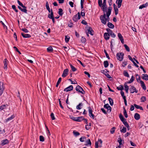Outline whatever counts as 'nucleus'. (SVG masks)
<instances>
[{
    "label": "nucleus",
    "instance_id": "obj_1",
    "mask_svg": "<svg viewBox=\"0 0 148 148\" xmlns=\"http://www.w3.org/2000/svg\"><path fill=\"white\" fill-rule=\"evenodd\" d=\"M112 8L111 7L108 8V11L106 13V16L107 18H106V14L104 13L103 15H101L100 16V19L101 23L104 25L106 24L107 21H109L110 20L109 16L111 14Z\"/></svg>",
    "mask_w": 148,
    "mask_h": 148
},
{
    "label": "nucleus",
    "instance_id": "obj_2",
    "mask_svg": "<svg viewBox=\"0 0 148 148\" xmlns=\"http://www.w3.org/2000/svg\"><path fill=\"white\" fill-rule=\"evenodd\" d=\"M17 2L18 4L20 5L21 7H23V8H22L19 6H18V8L22 12H24L26 14L27 13V10L26 9L27 7L25 6L23 4L21 3L19 0H17Z\"/></svg>",
    "mask_w": 148,
    "mask_h": 148
},
{
    "label": "nucleus",
    "instance_id": "obj_3",
    "mask_svg": "<svg viewBox=\"0 0 148 148\" xmlns=\"http://www.w3.org/2000/svg\"><path fill=\"white\" fill-rule=\"evenodd\" d=\"M124 55V54L122 52L117 53L116 54V57L117 59L120 61L123 60Z\"/></svg>",
    "mask_w": 148,
    "mask_h": 148
},
{
    "label": "nucleus",
    "instance_id": "obj_4",
    "mask_svg": "<svg viewBox=\"0 0 148 148\" xmlns=\"http://www.w3.org/2000/svg\"><path fill=\"white\" fill-rule=\"evenodd\" d=\"M5 89V87L3 86V83L2 82H0V96L3 94Z\"/></svg>",
    "mask_w": 148,
    "mask_h": 148
},
{
    "label": "nucleus",
    "instance_id": "obj_5",
    "mask_svg": "<svg viewBox=\"0 0 148 148\" xmlns=\"http://www.w3.org/2000/svg\"><path fill=\"white\" fill-rule=\"evenodd\" d=\"M76 90L77 91L84 95L85 93V91L83 89L79 86L77 85L76 87Z\"/></svg>",
    "mask_w": 148,
    "mask_h": 148
},
{
    "label": "nucleus",
    "instance_id": "obj_6",
    "mask_svg": "<svg viewBox=\"0 0 148 148\" xmlns=\"http://www.w3.org/2000/svg\"><path fill=\"white\" fill-rule=\"evenodd\" d=\"M81 16L80 13L78 12L77 14L74 15L73 18V19L75 22H76L80 18Z\"/></svg>",
    "mask_w": 148,
    "mask_h": 148
},
{
    "label": "nucleus",
    "instance_id": "obj_7",
    "mask_svg": "<svg viewBox=\"0 0 148 148\" xmlns=\"http://www.w3.org/2000/svg\"><path fill=\"white\" fill-rule=\"evenodd\" d=\"M89 114L91 118L94 119L95 118V116L92 113V108L90 107H88Z\"/></svg>",
    "mask_w": 148,
    "mask_h": 148
},
{
    "label": "nucleus",
    "instance_id": "obj_8",
    "mask_svg": "<svg viewBox=\"0 0 148 148\" xmlns=\"http://www.w3.org/2000/svg\"><path fill=\"white\" fill-rule=\"evenodd\" d=\"M130 90L131 93H133L134 92L137 93L138 91V90L136 89L135 87L133 86H131V88H130Z\"/></svg>",
    "mask_w": 148,
    "mask_h": 148
},
{
    "label": "nucleus",
    "instance_id": "obj_9",
    "mask_svg": "<svg viewBox=\"0 0 148 148\" xmlns=\"http://www.w3.org/2000/svg\"><path fill=\"white\" fill-rule=\"evenodd\" d=\"M104 107L105 108L107 109V111H108L109 112H111V108L108 104H105L104 106Z\"/></svg>",
    "mask_w": 148,
    "mask_h": 148
},
{
    "label": "nucleus",
    "instance_id": "obj_10",
    "mask_svg": "<svg viewBox=\"0 0 148 148\" xmlns=\"http://www.w3.org/2000/svg\"><path fill=\"white\" fill-rule=\"evenodd\" d=\"M8 61L6 59H5L3 61L4 63V69L6 70L8 68Z\"/></svg>",
    "mask_w": 148,
    "mask_h": 148
},
{
    "label": "nucleus",
    "instance_id": "obj_11",
    "mask_svg": "<svg viewBox=\"0 0 148 148\" xmlns=\"http://www.w3.org/2000/svg\"><path fill=\"white\" fill-rule=\"evenodd\" d=\"M68 69H64L62 75V77H65L68 75Z\"/></svg>",
    "mask_w": 148,
    "mask_h": 148
},
{
    "label": "nucleus",
    "instance_id": "obj_12",
    "mask_svg": "<svg viewBox=\"0 0 148 148\" xmlns=\"http://www.w3.org/2000/svg\"><path fill=\"white\" fill-rule=\"evenodd\" d=\"M73 89V86L70 85L66 88H65L64 90V91H66V92H68L69 91L72 90Z\"/></svg>",
    "mask_w": 148,
    "mask_h": 148
},
{
    "label": "nucleus",
    "instance_id": "obj_13",
    "mask_svg": "<svg viewBox=\"0 0 148 148\" xmlns=\"http://www.w3.org/2000/svg\"><path fill=\"white\" fill-rule=\"evenodd\" d=\"M118 36L119 39L120 40L121 42L123 44L124 43V40L123 39V37L122 36L121 34L120 33H118Z\"/></svg>",
    "mask_w": 148,
    "mask_h": 148
},
{
    "label": "nucleus",
    "instance_id": "obj_14",
    "mask_svg": "<svg viewBox=\"0 0 148 148\" xmlns=\"http://www.w3.org/2000/svg\"><path fill=\"white\" fill-rule=\"evenodd\" d=\"M8 143L9 141L7 139H5L1 141V145L2 146H3L5 145L8 144Z\"/></svg>",
    "mask_w": 148,
    "mask_h": 148
},
{
    "label": "nucleus",
    "instance_id": "obj_15",
    "mask_svg": "<svg viewBox=\"0 0 148 148\" xmlns=\"http://www.w3.org/2000/svg\"><path fill=\"white\" fill-rule=\"evenodd\" d=\"M104 37L106 40H108L110 38L109 34L106 32L104 33Z\"/></svg>",
    "mask_w": 148,
    "mask_h": 148
},
{
    "label": "nucleus",
    "instance_id": "obj_16",
    "mask_svg": "<svg viewBox=\"0 0 148 148\" xmlns=\"http://www.w3.org/2000/svg\"><path fill=\"white\" fill-rule=\"evenodd\" d=\"M122 0H116V3L118 5V8H120L121 5Z\"/></svg>",
    "mask_w": 148,
    "mask_h": 148
},
{
    "label": "nucleus",
    "instance_id": "obj_17",
    "mask_svg": "<svg viewBox=\"0 0 148 148\" xmlns=\"http://www.w3.org/2000/svg\"><path fill=\"white\" fill-rule=\"evenodd\" d=\"M21 35L23 37L25 38H28L31 37V36L30 34L23 33H21Z\"/></svg>",
    "mask_w": 148,
    "mask_h": 148
},
{
    "label": "nucleus",
    "instance_id": "obj_18",
    "mask_svg": "<svg viewBox=\"0 0 148 148\" xmlns=\"http://www.w3.org/2000/svg\"><path fill=\"white\" fill-rule=\"evenodd\" d=\"M140 83L143 89L144 90H145L146 89V87L144 82L142 81H140Z\"/></svg>",
    "mask_w": 148,
    "mask_h": 148
},
{
    "label": "nucleus",
    "instance_id": "obj_19",
    "mask_svg": "<svg viewBox=\"0 0 148 148\" xmlns=\"http://www.w3.org/2000/svg\"><path fill=\"white\" fill-rule=\"evenodd\" d=\"M142 78L143 79L147 81L148 80V75L147 74H143L142 75Z\"/></svg>",
    "mask_w": 148,
    "mask_h": 148
},
{
    "label": "nucleus",
    "instance_id": "obj_20",
    "mask_svg": "<svg viewBox=\"0 0 148 148\" xmlns=\"http://www.w3.org/2000/svg\"><path fill=\"white\" fill-rule=\"evenodd\" d=\"M87 31V33L88 34H90L91 35H93V34H92V32H93V31L91 27H89Z\"/></svg>",
    "mask_w": 148,
    "mask_h": 148
},
{
    "label": "nucleus",
    "instance_id": "obj_21",
    "mask_svg": "<svg viewBox=\"0 0 148 148\" xmlns=\"http://www.w3.org/2000/svg\"><path fill=\"white\" fill-rule=\"evenodd\" d=\"M83 119H84V117L83 116H79L78 117H77V120H75L76 121L80 122L82 121Z\"/></svg>",
    "mask_w": 148,
    "mask_h": 148
},
{
    "label": "nucleus",
    "instance_id": "obj_22",
    "mask_svg": "<svg viewBox=\"0 0 148 148\" xmlns=\"http://www.w3.org/2000/svg\"><path fill=\"white\" fill-rule=\"evenodd\" d=\"M101 8L102 9V10L104 13H105V12H106L107 9V5H102L101 7Z\"/></svg>",
    "mask_w": 148,
    "mask_h": 148
},
{
    "label": "nucleus",
    "instance_id": "obj_23",
    "mask_svg": "<svg viewBox=\"0 0 148 148\" xmlns=\"http://www.w3.org/2000/svg\"><path fill=\"white\" fill-rule=\"evenodd\" d=\"M48 17L50 19L54 18L53 17V13L52 9H51V12L50 14H49L48 15Z\"/></svg>",
    "mask_w": 148,
    "mask_h": 148
},
{
    "label": "nucleus",
    "instance_id": "obj_24",
    "mask_svg": "<svg viewBox=\"0 0 148 148\" xmlns=\"http://www.w3.org/2000/svg\"><path fill=\"white\" fill-rule=\"evenodd\" d=\"M148 5V3L147 2L145 4L139 6V8L142 9L143 8L147 7Z\"/></svg>",
    "mask_w": 148,
    "mask_h": 148
},
{
    "label": "nucleus",
    "instance_id": "obj_25",
    "mask_svg": "<svg viewBox=\"0 0 148 148\" xmlns=\"http://www.w3.org/2000/svg\"><path fill=\"white\" fill-rule=\"evenodd\" d=\"M134 117L136 120H138L140 118V115L136 113L134 114Z\"/></svg>",
    "mask_w": 148,
    "mask_h": 148
},
{
    "label": "nucleus",
    "instance_id": "obj_26",
    "mask_svg": "<svg viewBox=\"0 0 148 148\" xmlns=\"http://www.w3.org/2000/svg\"><path fill=\"white\" fill-rule=\"evenodd\" d=\"M124 125L127 128L128 130H129L130 126L126 121H124L122 122Z\"/></svg>",
    "mask_w": 148,
    "mask_h": 148
},
{
    "label": "nucleus",
    "instance_id": "obj_27",
    "mask_svg": "<svg viewBox=\"0 0 148 148\" xmlns=\"http://www.w3.org/2000/svg\"><path fill=\"white\" fill-rule=\"evenodd\" d=\"M83 106V104L82 103H80L76 106V108L77 110H80L82 109V106Z\"/></svg>",
    "mask_w": 148,
    "mask_h": 148
},
{
    "label": "nucleus",
    "instance_id": "obj_28",
    "mask_svg": "<svg viewBox=\"0 0 148 148\" xmlns=\"http://www.w3.org/2000/svg\"><path fill=\"white\" fill-rule=\"evenodd\" d=\"M14 117L15 116H14V115H12L10 117H9V118L7 119H6L5 120V122H7L8 121H9L12 120L13 118H14Z\"/></svg>",
    "mask_w": 148,
    "mask_h": 148
},
{
    "label": "nucleus",
    "instance_id": "obj_29",
    "mask_svg": "<svg viewBox=\"0 0 148 148\" xmlns=\"http://www.w3.org/2000/svg\"><path fill=\"white\" fill-rule=\"evenodd\" d=\"M134 107L137 109H140V110H143L142 107L141 106L138 105H136V104H134Z\"/></svg>",
    "mask_w": 148,
    "mask_h": 148
},
{
    "label": "nucleus",
    "instance_id": "obj_30",
    "mask_svg": "<svg viewBox=\"0 0 148 148\" xmlns=\"http://www.w3.org/2000/svg\"><path fill=\"white\" fill-rule=\"evenodd\" d=\"M107 25L108 27L111 29H113L114 27V25L110 22H108V23Z\"/></svg>",
    "mask_w": 148,
    "mask_h": 148
},
{
    "label": "nucleus",
    "instance_id": "obj_31",
    "mask_svg": "<svg viewBox=\"0 0 148 148\" xmlns=\"http://www.w3.org/2000/svg\"><path fill=\"white\" fill-rule=\"evenodd\" d=\"M119 117L122 122H123L124 121H126V119L121 114H120L119 115Z\"/></svg>",
    "mask_w": 148,
    "mask_h": 148
},
{
    "label": "nucleus",
    "instance_id": "obj_32",
    "mask_svg": "<svg viewBox=\"0 0 148 148\" xmlns=\"http://www.w3.org/2000/svg\"><path fill=\"white\" fill-rule=\"evenodd\" d=\"M58 14H59L60 16H62L63 15V10L61 8H59V11L58 12Z\"/></svg>",
    "mask_w": 148,
    "mask_h": 148
},
{
    "label": "nucleus",
    "instance_id": "obj_33",
    "mask_svg": "<svg viewBox=\"0 0 148 148\" xmlns=\"http://www.w3.org/2000/svg\"><path fill=\"white\" fill-rule=\"evenodd\" d=\"M123 74L124 76L126 77H130V76L128 73L126 71H124Z\"/></svg>",
    "mask_w": 148,
    "mask_h": 148
},
{
    "label": "nucleus",
    "instance_id": "obj_34",
    "mask_svg": "<svg viewBox=\"0 0 148 148\" xmlns=\"http://www.w3.org/2000/svg\"><path fill=\"white\" fill-rule=\"evenodd\" d=\"M116 88L118 90H121V91L124 89L123 86L121 85H120L119 86L117 87Z\"/></svg>",
    "mask_w": 148,
    "mask_h": 148
},
{
    "label": "nucleus",
    "instance_id": "obj_35",
    "mask_svg": "<svg viewBox=\"0 0 148 148\" xmlns=\"http://www.w3.org/2000/svg\"><path fill=\"white\" fill-rule=\"evenodd\" d=\"M124 110V112H123V114L125 117L127 118L128 117V115L127 114L126 111L124 107L123 108Z\"/></svg>",
    "mask_w": 148,
    "mask_h": 148
},
{
    "label": "nucleus",
    "instance_id": "obj_36",
    "mask_svg": "<svg viewBox=\"0 0 148 148\" xmlns=\"http://www.w3.org/2000/svg\"><path fill=\"white\" fill-rule=\"evenodd\" d=\"M121 132L125 133L126 132V127H123L122 129L121 128V127L120 128Z\"/></svg>",
    "mask_w": 148,
    "mask_h": 148
},
{
    "label": "nucleus",
    "instance_id": "obj_37",
    "mask_svg": "<svg viewBox=\"0 0 148 148\" xmlns=\"http://www.w3.org/2000/svg\"><path fill=\"white\" fill-rule=\"evenodd\" d=\"M86 145H89V146H91L92 144L91 141L89 139H88L86 141Z\"/></svg>",
    "mask_w": 148,
    "mask_h": 148
},
{
    "label": "nucleus",
    "instance_id": "obj_38",
    "mask_svg": "<svg viewBox=\"0 0 148 148\" xmlns=\"http://www.w3.org/2000/svg\"><path fill=\"white\" fill-rule=\"evenodd\" d=\"M108 99L109 101V103L110 105L112 106L113 105V100L110 97L108 98Z\"/></svg>",
    "mask_w": 148,
    "mask_h": 148
},
{
    "label": "nucleus",
    "instance_id": "obj_39",
    "mask_svg": "<svg viewBox=\"0 0 148 148\" xmlns=\"http://www.w3.org/2000/svg\"><path fill=\"white\" fill-rule=\"evenodd\" d=\"M108 62L107 61H105L104 62V65L105 68H107L108 67Z\"/></svg>",
    "mask_w": 148,
    "mask_h": 148
},
{
    "label": "nucleus",
    "instance_id": "obj_40",
    "mask_svg": "<svg viewBox=\"0 0 148 148\" xmlns=\"http://www.w3.org/2000/svg\"><path fill=\"white\" fill-rule=\"evenodd\" d=\"M136 78L137 82H138L139 81H141L140 80V76L137 74L136 75Z\"/></svg>",
    "mask_w": 148,
    "mask_h": 148
},
{
    "label": "nucleus",
    "instance_id": "obj_41",
    "mask_svg": "<svg viewBox=\"0 0 148 148\" xmlns=\"http://www.w3.org/2000/svg\"><path fill=\"white\" fill-rule=\"evenodd\" d=\"M47 50L48 52H51L53 51V49L51 47H49L47 48Z\"/></svg>",
    "mask_w": 148,
    "mask_h": 148
},
{
    "label": "nucleus",
    "instance_id": "obj_42",
    "mask_svg": "<svg viewBox=\"0 0 148 148\" xmlns=\"http://www.w3.org/2000/svg\"><path fill=\"white\" fill-rule=\"evenodd\" d=\"M146 98L145 97L142 96L140 98L141 102H144L146 100Z\"/></svg>",
    "mask_w": 148,
    "mask_h": 148
},
{
    "label": "nucleus",
    "instance_id": "obj_43",
    "mask_svg": "<svg viewBox=\"0 0 148 148\" xmlns=\"http://www.w3.org/2000/svg\"><path fill=\"white\" fill-rule=\"evenodd\" d=\"M61 80H62L61 78V77L59 78L57 83V84H56V87H58V86L59 84L61 82Z\"/></svg>",
    "mask_w": 148,
    "mask_h": 148
},
{
    "label": "nucleus",
    "instance_id": "obj_44",
    "mask_svg": "<svg viewBox=\"0 0 148 148\" xmlns=\"http://www.w3.org/2000/svg\"><path fill=\"white\" fill-rule=\"evenodd\" d=\"M73 133L74 135L76 136L80 135V134L79 132H76L75 131H74Z\"/></svg>",
    "mask_w": 148,
    "mask_h": 148
},
{
    "label": "nucleus",
    "instance_id": "obj_45",
    "mask_svg": "<svg viewBox=\"0 0 148 148\" xmlns=\"http://www.w3.org/2000/svg\"><path fill=\"white\" fill-rule=\"evenodd\" d=\"M121 95L122 96L123 99H126V96L124 95V93L123 91H121Z\"/></svg>",
    "mask_w": 148,
    "mask_h": 148
},
{
    "label": "nucleus",
    "instance_id": "obj_46",
    "mask_svg": "<svg viewBox=\"0 0 148 148\" xmlns=\"http://www.w3.org/2000/svg\"><path fill=\"white\" fill-rule=\"evenodd\" d=\"M114 10L115 11V14L116 15L118 13L119 10L117 7H116V8H114Z\"/></svg>",
    "mask_w": 148,
    "mask_h": 148
},
{
    "label": "nucleus",
    "instance_id": "obj_47",
    "mask_svg": "<svg viewBox=\"0 0 148 148\" xmlns=\"http://www.w3.org/2000/svg\"><path fill=\"white\" fill-rule=\"evenodd\" d=\"M70 37L69 36H65V41L66 42H68L69 40Z\"/></svg>",
    "mask_w": 148,
    "mask_h": 148
},
{
    "label": "nucleus",
    "instance_id": "obj_48",
    "mask_svg": "<svg viewBox=\"0 0 148 148\" xmlns=\"http://www.w3.org/2000/svg\"><path fill=\"white\" fill-rule=\"evenodd\" d=\"M124 46L125 48V49L127 51H128V52L130 51V48L127 45L125 44L124 45Z\"/></svg>",
    "mask_w": 148,
    "mask_h": 148
},
{
    "label": "nucleus",
    "instance_id": "obj_49",
    "mask_svg": "<svg viewBox=\"0 0 148 148\" xmlns=\"http://www.w3.org/2000/svg\"><path fill=\"white\" fill-rule=\"evenodd\" d=\"M40 140L41 142H43L44 141L45 139L44 137L42 136H40L39 137Z\"/></svg>",
    "mask_w": 148,
    "mask_h": 148
},
{
    "label": "nucleus",
    "instance_id": "obj_50",
    "mask_svg": "<svg viewBox=\"0 0 148 148\" xmlns=\"http://www.w3.org/2000/svg\"><path fill=\"white\" fill-rule=\"evenodd\" d=\"M109 35H110V36L113 38H115L116 37L115 34L112 32V31L110 33Z\"/></svg>",
    "mask_w": 148,
    "mask_h": 148
},
{
    "label": "nucleus",
    "instance_id": "obj_51",
    "mask_svg": "<svg viewBox=\"0 0 148 148\" xmlns=\"http://www.w3.org/2000/svg\"><path fill=\"white\" fill-rule=\"evenodd\" d=\"M70 66L71 68V69L73 71H74V72L76 70V69L71 64L70 65Z\"/></svg>",
    "mask_w": 148,
    "mask_h": 148
},
{
    "label": "nucleus",
    "instance_id": "obj_52",
    "mask_svg": "<svg viewBox=\"0 0 148 148\" xmlns=\"http://www.w3.org/2000/svg\"><path fill=\"white\" fill-rule=\"evenodd\" d=\"M81 41L82 43H85L86 41V39L85 38L82 37L81 39Z\"/></svg>",
    "mask_w": 148,
    "mask_h": 148
},
{
    "label": "nucleus",
    "instance_id": "obj_53",
    "mask_svg": "<svg viewBox=\"0 0 148 148\" xmlns=\"http://www.w3.org/2000/svg\"><path fill=\"white\" fill-rule=\"evenodd\" d=\"M91 126V123H90L89 125H86L85 128L87 130H88L90 128Z\"/></svg>",
    "mask_w": 148,
    "mask_h": 148
},
{
    "label": "nucleus",
    "instance_id": "obj_54",
    "mask_svg": "<svg viewBox=\"0 0 148 148\" xmlns=\"http://www.w3.org/2000/svg\"><path fill=\"white\" fill-rule=\"evenodd\" d=\"M115 128L114 127H113L110 130V132L112 134H113L115 132Z\"/></svg>",
    "mask_w": 148,
    "mask_h": 148
},
{
    "label": "nucleus",
    "instance_id": "obj_55",
    "mask_svg": "<svg viewBox=\"0 0 148 148\" xmlns=\"http://www.w3.org/2000/svg\"><path fill=\"white\" fill-rule=\"evenodd\" d=\"M114 41V39H112L111 41V44L110 45V47L111 49V51L112 50V47H113V45H112L113 42Z\"/></svg>",
    "mask_w": 148,
    "mask_h": 148
},
{
    "label": "nucleus",
    "instance_id": "obj_56",
    "mask_svg": "<svg viewBox=\"0 0 148 148\" xmlns=\"http://www.w3.org/2000/svg\"><path fill=\"white\" fill-rule=\"evenodd\" d=\"M51 117L52 120H54L55 118L54 116V114L53 113H51Z\"/></svg>",
    "mask_w": 148,
    "mask_h": 148
},
{
    "label": "nucleus",
    "instance_id": "obj_57",
    "mask_svg": "<svg viewBox=\"0 0 148 148\" xmlns=\"http://www.w3.org/2000/svg\"><path fill=\"white\" fill-rule=\"evenodd\" d=\"M86 138L85 137H82L79 139L80 141L81 142H83L84 141V139H86Z\"/></svg>",
    "mask_w": 148,
    "mask_h": 148
},
{
    "label": "nucleus",
    "instance_id": "obj_58",
    "mask_svg": "<svg viewBox=\"0 0 148 148\" xmlns=\"http://www.w3.org/2000/svg\"><path fill=\"white\" fill-rule=\"evenodd\" d=\"M104 52L105 53V54L106 56V57L108 59H109L110 58L108 54V53H107V52L106 51L105 49L104 50Z\"/></svg>",
    "mask_w": 148,
    "mask_h": 148
},
{
    "label": "nucleus",
    "instance_id": "obj_59",
    "mask_svg": "<svg viewBox=\"0 0 148 148\" xmlns=\"http://www.w3.org/2000/svg\"><path fill=\"white\" fill-rule=\"evenodd\" d=\"M124 86L125 90H129V86L126 84V83H125L124 84Z\"/></svg>",
    "mask_w": 148,
    "mask_h": 148
},
{
    "label": "nucleus",
    "instance_id": "obj_60",
    "mask_svg": "<svg viewBox=\"0 0 148 148\" xmlns=\"http://www.w3.org/2000/svg\"><path fill=\"white\" fill-rule=\"evenodd\" d=\"M5 105H3L0 106V110H1L5 108Z\"/></svg>",
    "mask_w": 148,
    "mask_h": 148
},
{
    "label": "nucleus",
    "instance_id": "obj_61",
    "mask_svg": "<svg viewBox=\"0 0 148 148\" xmlns=\"http://www.w3.org/2000/svg\"><path fill=\"white\" fill-rule=\"evenodd\" d=\"M118 142H119L120 145H121L122 144V140L121 138H119V140H118Z\"/></svg>",
    "mask_w": 148,
    "mask_h": 148
},
{
    "label": "nucleus",
    "instance_id": "obj_62",
    "mask_svg": "<svg viewBox=\"0 0 148 148\" xmlns=\"http://www.w3.org/2000/svg\"><path fill=\"white\" fill-rule=\"evenodd\" d=\"M98 4L101 7L102 5V0H98Z\"/></svg>",
    "mask_w": 148,
    "mask_h": 148
},
{
    "label": "nucleus",
    "instance_id": "obj_63",
    "mask_svg": "<svg viewBox=\"0 0 148 148\" xmlns=\"http://www.w3.org/2000/svg\"><path fill=\"white\" fill-rule=\"evenodd\" d=\"M22 30L23 31V32H25V33H28V32H29V31L28 30L26 29V28H23L22 29Z\"/></svg>",
    "mask_w": 148,
    "mask_h": 148
},
{
    "label": "nucleus",
    "instance_id": "obj_64",
    "mask_svg": "<svg viewBox=\"0 0 148 148\" xmlns=\"http://www.w3.org/2000/svg\"><path fill=\"white\" fill-rule=\"evenodd\" d=\"M99 147L98 145V143L97 142H95V148H98V147Z\"/></svg>",
    "mask_w": 148,
    "mask_h": 148
}]
</instances>
